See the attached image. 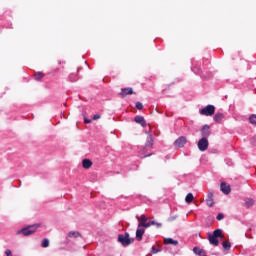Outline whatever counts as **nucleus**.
<instances>
[{
    "label": "nucleus",
    "instance_id": "obj_1",
    "mask_svg": "<svg viewBox=\"0 0 256 256\" xmlns=\"http://www.w3.org/2000/svg\"><path fill=\"white\" fill-rule=\"evenodd\" d=\"M145 134L148 136L146 138V144L141 151V155H144L142 159H144L145 157H151L152 154L149 153V151L153 149V145H154L153 135H151V133L147 130L145 131Z\"/></svg>",
    "mask_w": 256,
    "mask_h": 256
},
{
    "label": "nucleus",
    "instance_id": "obj_2",
    "mask_svg": "<svg viewBox=\"0 0 256 256\" xmlns=\"http://www.w3.org/2000/svg\"><path fill=\"white\" fill-rule=\"evenodd\" d=\"M40 227H42L41 223L28 225L21 230H18L17 235H24V237H29V235H33L34 233H36L37 229H39Z\"/></svg>",
    "mask_w": 256,
    "mask_h": 256
},
{
    "label": "nucleus",
    "instance_id": "obj_3",
    "mask_svg": "<svg viewBox=\"0 0 256 256\" xmlns=\"http://www.w3.org/2000/svg\"><path fill=\"white\" fill-rule=\"evenodd\" d=\"M219 237H223V231L221 229H216L212 234H208V239L210 245H214V247H217L219 245Z\"/></svg>",
    "mask_w": 256,
    "mask_h": 256
},
{
    "label": "nucleus",
    "instance_id": "obj_4",
    "mask_svg": "<svg viewBox=\"0 0 256 256\" xmlns=\"http://www.w3.org/2000/svg\"><path fill=\"white\" fill-rule=\"evenodd\" d=\"M135 239L134 238H130L129 237V233H125L118 235V242L121 243V245H123V247H127L129 245H131L132 243H134Z\"/></svg>",
    "mask_w": 256,
    "mask_h": 256
},
{
    "label": "nucleus",
    "instance_id": "obj_5",
    "mask_svg": "<svg viewBox=\"0 0 256 256\" xmlns=\"http://www.w3.org/2000/svg\"><path fill=\"white\" fill-rule=\"evenodd\" d=\"M200 115H204L205 117H211V115H215V106L207 105L200 110Z\"/></svg>",
    "mask_w": 256,
    "mask_h": 256
},
{
    "label": "nucleus",
    "instance_id": "obj_6",
    "mask_svg": "<svg viewBox=\"0 0 256 256\" xmlns=\"http://www.w3.org/2000/svg\"><path fill=\"white\" fill-rule=\"evenodd\" d=\"M198 149L199 151H207L209 149V140L207 138H201L198 141Z\"/></svg>",
    "mask_w": 256,
    "mask_h": 256
},
{
    "label": "nucleus",
    "instance_id": "obj_7",
    "mask_svg": "<svg viewBox=\"0 0 256 256\" xmlns=\"http://www.w3.org/2000/svg\"><path fill=\"white\" fill-rule=\"evenodd\" d=\"M187 145V138L185 136H181L178 139L175 140L174 142V147L177 149H181Z\"/></svg>",
    "mask_w": 256,
    "mask_h": 256
},
{
    "label": "nucleus",
    "instance_id": "obj_8",
    "mask_svg": "<svg viewBox=\"0 0 256 256\" xmlns=\"http://www.w3.org/2000/svg\"><path fill=\"white\" fill-rule=\"evenodd\" d=\"M220 190L224 195H229L231 193V186L225 182H222L220 185Z\"/></svg>",
    "mask_w": 256,
    "mask_h": 256
},
{
    "label": "nucleus",
    "instance_id": "obj_9",
    "mask_svg": "<svg viewBox=\"0 0 256 256\" xmlns=\"http://www.w3.org/2000/svg\"><path fill=\"white\" fill-rule=\"evenodd\" d=\"M210 127L209 125H204L201 129V135H202V138H205L207 139V137H209L211 135V130H209Z\"/></svg>",
    "mask_w": 256,
    "mask_h": 256
},
{
    "label": "nucleus",
    "instance_id": "obj_10",
    "mask_svg": "<svg viewBox=\"0 0 256 256\" xmlns=\"http://www.w3.org/2000/svg\"><path fill=\"white\" fill-rule=\"evenodd\" d=\"M143 235H145V228L139 227L136 230V240L137 241H142L143 240Z\"/></svg>",
    "mask_w": 256,
    "mask_h": 256
},
{
    "label": "nucleus",
    "instance_id": "obj_11",
    "mask_svg": "<svg viewBox=\"0 0 256 256\" xmlns=\"http://www.w3.org/2000/svg\"><path fill=\"white\" fill-rule=\"evenodd\" d=\"M135 123H138V125H141L142 127H147V122L145 121V118L143 116H136L134 118Z\"/></svg>",
    "mask_w": 256,
    "mask_h": 256
},
{
    "label": "nucleus",
    "instance_id": "obj_12",
    "mask_svg": "<svg viewBox=\"0 0 256 256\" xmlns=\"http://www.w3.org/2000/svg\"><path fill=\"white\" fill-rule=\"evenodd\" d=\"M69 239H79V237H82L81 232L79 231H70L68 232Z\"/></svg>",
    "mask_w": 256,
    "mask_h": 256
},
{
    "label": "nucleus",
    "instance_id": "obj_13",
    "mask_svg": "<svg viewBox=\"0 0 256 256\" xmlns=\"http://www.w3.org/2000/svg\"><path fill=\"white\" fill-rule=\"evenodd\" d=\"M133 88H122L120 95L126 97V95H133Z\"/></svg>",
    "mask_w": 256,
    "mask_h": 256
},
{
    "label": "nucleus",
    "instance_id": "obj_14",
    "mask_svg": "<svg viewBox=\"0 0 256 256\" xmlns=\"http://www.w3.org/2000/svg\"><path fill=\"white\" fill-rule=\"evenodd\" d=\"M151 225H155V220H152L150 222L138 223V227H141L142 229H149Z\"/></svg>",
    "mask_w": 256,
    "mask_h": 256
},
{
    "label": "nucleus",
    "instance_id": "obj_15",
    "mask_svg": "<svg viewBox=\"0 0 256 256\" xmlns=\"http://www.w3.org/2000/svg\"><path fill=\"white\" fill-rule=\"evenodd\" d=\"M82 165L84 169H91L93 162L90 159H84L82 160Z\"/></svg>",
    "mask_w": 256,
    "mask_h": 256
},
{
    "label": "nucleus",
    "instance_id": "obj_16",
    "mask_svg": "<svg viewBox=\"0 0 256 256\" xmlns=\"http://www.w3.org/2000/svg\"><path fill=\"white\" fill-rule=\"evenodd\" d=\"M164 244H165V245H174V246H177V245H179V241L173 240V238H165V239H164Z\"/></svg>",
    "mask_w": 256,
    "mask_h": 256
},
{
    "label": "nucleus",
    "instance_id": "obj_17",
    "mask_svg": "<svg viewBox=\"0 0 256 256\" xmlns=\"http://www.w3.org/2000/svg\"><path fill=\"white\" fill-rule=\"evenodd\" d=\"M225 119V114L223 113H216L214 116V121L216 123H221Z\"/></svg>",
    "mask_w": 256,
    "mask_h": 256
},
{
    "label": "nucleus",
    "instance_id": "obj_18",
    "mask_svg": "<svg viewBox=\"0 0 256 256\" xmlns=\"http://www.w3.org/2000/svg\"><path fill=\"white\" fill-rule=\"evenodd\" d=\"M245 202V207H247V209H249V207H253V205H255V200H253L252 198H246L244 200Z\"/></svg>",
    "mask_w": 256,
    "mask_h": 256
},
{
    "label": "nucleus",
    "instance_id": "obj_19",
    "mask_svg": "<svg viewBox=\"0 0 256 256\" xmlns=\"http://www.w3.org/2000/svg\"><path fill=\"white\" fill-rule=\"evenodd\" d=\"M193 252H194L196 255H199V256L205 255V252L203 251V249L198 248V247H194V248H193Z\"/></svg>",
    "mask_w": 256,
    "mask_h": 256
},
{
    "label": "nucleus",
    "instance_id": "obj_20",
    "mask_svg": "<svg viewBox=\"0 0 256 256\" xmlns=\"http://www.w3.org/2000/svg\"><path fill=\"white\" fill-rule=\"evenodd\" d=\"M43 77H45V74H43V72H36L34 74V78L36 81H41V79H43Z\"/></svg>",
    "mask_w": 256,
    "mask_h": 256
},
{
    "label": "nucleus",
    "instance_id": "obj_21",
    "mask_svg": "<svg viewBox=\"0 0 256 256\" xmlns=\"http://www.w3.org/2000/svg\"><path fill=\"white\" fill-rule=\"evenodd\" d=\"M193 199H195V197L193 196V193H188L186 195L185 201L186 203H193Z\"/></svg>",
    "mask_w": 256,
    "mask_h": 256
},
{
    "label": "nucleus",
    "instance_id": "obj_22",
    "mask_svg": "<svg viewBox=\"0 0 256 256\" xmlns=\"http://www.w3.org/2000/svg\"><path fill=\"white\" fill-rule=\"evenodd\" d=\"M136 219L139 221V223H146V221H148L149 218H147V216L145 215H141L140 217L136 216Z\"/></svg>",
    "mask_w": 256,
    "mask_h": 256
},
{
    "label": "nucleus",
    "instance_id": "obj_23",
    "mask_svg": "<svg viewBox=\"0 0 256 256\" xmlns=\"http://www.w3.org/2000/svg\"><path fill=\"white\" fill-rule=\"evenodd\" d=\"M222 246L224 249H226V251H229V249H231V242L225 241L222 243Z\"/></svg>",
    "mask_w": 256,
    "mask_h": 256
},
{
    "label": "nucleus",
    "instance_id": "obj_24",
    "mask_svg": "<svg viewBox=\"0 0 256 256\" xmlns=\"http://www.w3.org/2000/svg\"><path fill=\"white\" fill-rule=\"evenodd\" d=\"M41 247H43V248L49 247V239L44 238V239L42 240Z\"/></svg>",
    "mask_w": 256,
    "mask_h": 256
},
{
    "label": "nucleus",
    "instance_id": "obj_25",
    "mask_svg": "<svg viewBox=\"0 0 256 256\" xmlns=\"http://www.w3.org/2000/svg\"><path fill=\"white\" fill-rule=\"evenodd\" d=\"M206 204L208 205V207H213V205H215V201L211 198H207Z\"/></svg>",
    "mask_w": 256,
    "mask_h": 256
},
{
    "label": "nucleus",
    "instance_id": "obj_26",
    "mask_svg": "<svg viewBox=\"0 0 256 256\" xmlns=\"http://www.w3.org/2000/svg\"><path fill=\"white\" fill-rule=\"evenodd\" d=\"M249 121L252 125H256V115H251Z\"/></svg>",
    "mask_w": 256,
    "mask_h": 256
},
{
    "label": "nucleus",
    "instance_id": "obj_27",
    "mask_svg": "<svg viewBox=\"0 0 256 256\" xmlns=\"http://www.w3.org/2000/svg\"><path fill=\"white\" fill-rule=\"evenodd\" d=\"M136 109H138L139 111H141V109H143V103L141 102H136Z\"/></svg>",
    "mask_w": 256,
    "mask_h": 256
},
{
    "label": "nucleus",
    "instance_id": "obj_28",
    "mask_svg": "<svg viewBox=\"0 0 256 256\" xmlns=\"http://www.w3.org/2000/svg\"><path fill=\"white\" fill-rule=\"evenodd\" d=\"M224 217H225V216L223 215V213H219V214L217 215L216 219H217L218 221H221Z\"/></svg>",
    "mask_w": 256,
    "mask_h": 256
},
{
    "label": "nucleus",
    "instance_id": "obj_29",
    "mask_svg": "<svg viewBox=\"0 0 256 256\" xmlns=\"http://www.w3.org/2000/svg\"><path fill=\"white\" fill-rule=\"evenodd\" d=\"M92 119H93V121H97V119H101V115L95 114Z\"/></svg>",
    "mask_w": 256,
    "mask_h": 256
},
{
    "label": "nucleus",
    "instance_id": "obj_30",
    "mask_svg": "<svg viewBox=\"0 0 256 256\" xmlns=\"http://www.w3.org/2000/svg\"><path fill=\"white\" fill-rule=\"evenodd\" d=\"M5 255L6 256H13V253L11 252V250L7 249V250H5Z\"/></svg>",
    "mask_w": 256,
    "mask_h": 256
},
{
    "label": "nucleus",
    "instance_id": "obj_31",
    "mask_svg": "<svg viewBox=\"0 0 256 256\" xmlns=\"http://www.w3.org/2000/svg\"><path fill=\"white\" fill-rule=\"evenodd\" d=\"M152 225H156V227L159 229L161 227H163V224L159 223V222H156L155 221V224H152Z\"/></svg>",
    "mask_w": 256,
    "mask_h": 256
},
{
    "label": "nucleus",
    "instance_id": "obj_32",
    "mask_svg": "<svg viewBox=\"0 0 256 256\" xmlns=\"http://www.w3.org/2000/svg\"><path fill=\"white\" fill-rule=\"evenodd\" d=\"M175 219H177V216H170L168 218V221H175Z\"/></svg>",
    "mask_w": 256,
    "mask_h": 256
},
{
    "label": "nucleus",
    "instance_id": "obj_33",
    "mask_svg": "<svg viewBox=\"0 0 256 256\" xmlns=\"http://www.w3.org/2000/svg\"><path fill=\"white\" fill-rule=\"evenodd\" d=\"M152 253H154V254H155V253H159V250H157L156 247L153 246V247H152Z\"/></svg>",
    "mask_w": 256,
    "mask_h": 256
},
{
    "label": "nucleus",
    "instance_id": "obj_34",
    "mask_svg": "<svg viewBox=\"0 0 256 256\" xmlns=\"http://www.w3.org/2000/svg\"><path fill=\"white\" fill-rule=\"evenodd\" d=\"M208 199H213V192L208 193Z\"/></svg>",
    "mask_w": 256,
    "mask_h": 256
},
{
    "label": "nucleus",
    "instance_id": "obj_35",
    "mask_svg": "<svg viewBox=\"0 0 256 256\" xmlns=\"http://www.w3.org/2000/svg\"><path fill=\"white\" fill-rule=\"evenodd\" d=\"M84 123H91V120H90V119L85 118V119H84Z\"/></svg>",
    "mask_w": 256,
    "mask_h": 256
}]
</instances>
